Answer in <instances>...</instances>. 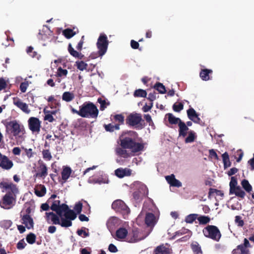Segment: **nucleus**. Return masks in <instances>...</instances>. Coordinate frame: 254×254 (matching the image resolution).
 <instances>
[{
	"mask_svg": "<svg viewBox=\"0 0 254 254\" xmlns=\"http://www.w3.org/2000/svg\"><path fill=\"white\" fill-rule=\"evenodd\" d=\"M51 209L56 212H46L47 219H51L53 223L60 225L62 227H69L72 226V221L76 218V214L73 210L70 209L65 203H61L60 200H54L51 207Z\"/></svg>",
	"mask_w": 254,
	"mask_h": 254,
	"instance_id": "1",
	"label": "nucleus"
},
{
	"mask_svg": "<svg viewBox=\"0 0 254 254\" xmlns=\"http://www.w3.org/2000/svg\"><path fill=\"white\" fill-rule=\"evenodd\" d=\"M138 135L136 131L132 130L122 134L119 138L120 146L115 149L116 154L120 157L127 158L143 150L144 143L136 141Z\"/></svg>",
	"mask_w": 254,
	"mask_h": 254,
	"instance_id": "2",
	"label": "nucleus"
},
{
	"mask_svg": "<svg viewBox=\"0 0 254 254\" xmlns=\"http://www.w3.org/2000/svg\"><path fill=\"white\" fill-rule=\"evenodd\" d=\"M0 188L5 190V194L0 201V206L5 209L11 208L16 200V195L19 190L15 184L11 182L2 181L0 182Z\"/></svg>",
	"mask_w": 254,
	"mask_h": 254,
	"instance_id": "3",
	"label": "nucleus"
},
{
	"mask_svg": "<svg viewBox=\"0 0 254 254\" xmlns=\"http://www.w3.org/2000/svg\"><path fill=\"white\" fill-rule=\"evenodd\" d=\"M71 111L73 114H76L82 118L96 119L99 114L97 107L93 103L85 102L79 106L78 111L71 108Z\"/></svg>",
	"mask_w": 254,
	"mask_h": 254,
	"instance_id": "4",
	"label": "nucleus"
},
{
	"mask_svg": "<svg viewBox=\"0 0 254 254\" xmlns=\"http://www.w3.org/2000/svg\"><path fill=\"white\" fill-rule=\"evenodd\" d=\"M4 126L6 132L10 136L20 138L25 133L24 126L16 120L7 122Z\"/></svg>",
	"mask_w": 254,
	"mask_h": 254,
	"instance_id": "5",
	"label": "nucleus"
},
{
	"mask_svg": "<svg viewBox=\"0 0 254 254\" xmlns=\"http://www.w3.org/2000/svg\"><path fill=\"white\" fill-rule=\"evenodd\" d=\"M202 233L205 237L216 242H218L221 237L219 229L214 225H207L202 230Z\"/></svg>",
	"mask_w": 254,
	"mask_h": 254,
	"instance_id": "6",
	"label": "nucleus"
},
{
	"mask_svg": "<svg viewBox=\"0 0 254 254\" xmlns=\"http://www.w3.org/2000/svg\"><path fill=\"white\" fill-rule=\"evenodd\" d=\"M109 41L107 35L104 33H101L98 38L96 46L98 48V54L99 57H102L107 51Z\"/></svg>",
	"mask_w": 254,
	"mask_h": 254,
	"instance_id": "7",
	"label": "nucleus"
},
{
	"mask_svg": "<svg viewBox=\"0 0 254 254\" xmlns=\"http://www.w3.org/2000/svg\"><path fill=\"white\" fill-rule=\"evenodd\" d=\"M144 121L140 114L132 113L129 115L126 119V123L129 126L135 127L138 129H142L144 126L142 123Z\"/></svg>",
	"mask_w": 254,
	"mask_h": 254,
	"instance_id": "8",
	"label": "nucleus"
},
{
	"mask_svg": "<svg viewBox=\"0 0 254 254\" xmlns=\"http://www.w3.org/2000/svg\"><path fill=\"white\" fill-rule=\"evenodd\" d=\"M249 240L245 238L244 243L238 245L236 249L232 251V254H250L248 248H251L252 246L249 242Z\"/></svg>",
	"mask_w": 254,
	"mask_h": 254,
	"instance_id": "9",
	"label": "nucleus"
},
{
	"mask_svg": "<svg viewBox=\"0 0 254 254\" xmlns=\"http://www.w3.org/2000/svg\"><path fill=\"white\" fill-rule=\"evenodd\" d=\"M112 208L116 212L121 213L127 214L129 212V208L123 201L120 199L114 201L112 204Z\"/></svg>",
	"mask_w": 254,
	"mask_h": 254,
	"instance_id": "10",
	"label": "nucleus"
},
{
	"mask_svg": "<svg viewBox=\"0 0 254 254\" xmlns=\"http://www.w3.org/2000/svg\"><path fill=\"white\" fill-rule=\"evenodd\" d=\"M41 124V122L36 117H30L28 120L29 128L33 133H39Z\"/></svg>",
	"mask_w": 254,
	"mask_h": 254,
	"instance_id": "11",
	"label": "nucleus"
},
{
	"mask_svg": "<svg viewBox=\"0 0 254 254\" xmlns=\"http://www.w3.org/2000/svg\"><path fill=\"white\" fill-rule=\"evenodd\" d=\"M143 239V237L140 236L139 229L137 228H133L131 232L128 235L127 241L131 243H136Z\"/></svg>",
	"mask_w": 254,
	"mask_h": 254,
	"instance_id": "12",
	"label": "nucleus"
},
{
	"mask_svg": "<svg viewBox=\"0 0 254 254\" xmlns=\"http://www.w3.org/2000/svg\"><path fill=\"white\" fill-rule=\"evenodd\" d=\"M13 166V162L6 156L2 155L0 152V167L2 169L8 170Z\"/></svg>",
	"mask_w": 254,
	"mask_h": 254,
	"instance_id": "13",
	"label": "nucleus"
},
{
	"mask_svg": "<svg viewBox=\"0 0 254 254\" xmlns=\"http://www.w3.org/2000/svg\"><path fill=\"white\" fill-rule=\"evenodd\" d=\"M13 103L23 112L26 114H29L30 112V110L28 109V105L23 102L19 98L14 97L13 98Z\"/></svg>",
	"mask_w": 254,
	"mask_h": 254,
	"instance_id": "14",
	"label": "nucleus"
},
{
	"mask_svg": "<svg viewBox=\"0 0 254 254\" xmlns=\"http://www.w3.org/2000/svg\"><path fill=\"white\" fill-rule=\"evenodd\" d=\"M39 166L38 168V172L36 174V177L38 178H45L48 175V168L44 163L43 162H39Z\"/></svg>",
	"mask_w": 254,
	"mask_h": 254,
	"instance_id": "15",
	"label": "nucleus"
},
{
	"mask_svg": "<svg viewBox=\"0 0 254 254\" xmlns=\"http://www.w3.org/2000/svg\"><path fill=\"white\" fill-rule=\"evenodd\" d=\"M131 174V170L126 168H120L115 170V175L120 178H122L125 176H129Z\"/></svg>",
	"mask_w": 254,
	"mask_h": 254,
	"instance_id": "16",
	"label": "nucleus"
},
{
	"mask_svg": "<svg viewBox=\"0 0 254 254\" xmlns=\"http://www.w3.org/2000/svg\"><path fill=\"white\" fill-rule=\"evenodd\" d=\"M62 33L66 39H69L78 33L79 30L76 27H73V29L67 28L64 30Z\"/></svg>",
	"mask_w": 254,
	"mask_h": 254,
	"instance_id": "17",
	"label": "nucleus"
},
{
	"mask_svg": "<svg viewBox=\"0 0 254 254\" xmlns=\"http://www.w3.org/2000/svg\"><path fill=\"white\" fill-rule=\"evenodd\" d=\"M22 223L28 229H33L34 222L32 218L28 214L24 215L22 217Z\"/></svg>",
	"mask_w": 254,
	"mask_h": 254,
	"instance_id": "18",
	"label": "nucleus"
},
{
	"mask_svg": "<svg viewBox=\"0 0 254 254\" xmlns=\"http://www.w3.org/2000/svg\"><path fill=\"white\" fill-rule=\"evenodd\" d=\"M145 223L148 227H153L156 223V218L152 213H147L145 218Z\"/></svg>",
	"mask_w": 254,
	"mask_h": 254,
	"instance_id": "19",
	"label": "nucleus"
},
{
	"mask_svg": "<svg viewBox=\"0 0 254 254\" xmlns=\"http://www.w3.org/2000/svg\"><path fill=\"white\" fill-rule=\"evenodd\" d=\"M187 115L189 119L195 123H198L200 121L198 115L195 111L192 108L187 110Z\"/></svg>",
	"mask_w": 254,
	"mask_h": 254,
	"instance_id": "20",
	"label": "nucleus"
},
{
	"mask_svg": "<svg viewBox=\"0 0 254 254\" xmlns=\"http://www.w3.org/2000/svg\"><path fill=\"white\" fill-rule=\"evenodd\" d=\"M155 254H170V250L164 245L157 246L154 251Z\"/></svg>",
	"mask_w": 254,
	"mask_h": 254,
	"instance_id": "21",
	"label": "nucleus"
},
{
	"mask_svg": "<svg viewBox=\"0 0 254 254\" xmlns=\"http://www.w3.org/2000/svg\"><path fill=\"white\" fill-rule=\"evenodd\" d=\"M179 136L185 137L187 134V131L189 129L186 124L182 121H180L179 125Z\"/></svg>",
	"mask_w": 254,
	"mask_h": 254,
	"instance_id": "22",
	"label": "nucleus"
},
{
	"mask_svg": "<svg viewBox=\"0 0 254 254\" xmlns=\"http://www.w3.org/2000/svg\"><path fill=\"white\" fill-rule=\"evenodd\" d=\"M68 51L69 54L74 58H77L81 60L84 57V55L83 54L74 49L70 43H69L68 46Z\"/></svg>",
	"mask_w": 254,
	"mask_h": 254,
	"instance_id": "23",
	"label": "nucleus"
},
{
	"mask_svg": "<svg viewBox=\"0 0 254 254\" xmlns=\"http://www.w3.org/2000/svg\"><path fill=\"white\" fill-rule=\"evenodd\" d=\"M72 170L69 167L64 166L61 172L62 178L65 182L70 177Z\"/></svg>",
	"mask_w": 254,
	"mask_h": 254,
	"instance_id": "24",
	"label": "nucleus"
},
{
	"mask_svg": "<svg viewBox=\"0 0 254 254\" xmlns=\"http://www.w3.org/2000/svg\"><path fill=\"white\" fill-rule=\"evenodd\" d=\"M229 194H235L237 196L241 198H244L246 195L245 192L242 189L240 186H238L233 190V191H229Z\"/></svg>",
	"mask_w": 254,
	"mask_h": 254,
	"instance_id": "25",
	"label": "nucleus"
},
{
	"mask_svg": "<svg viewBox=\"0 0 254 254\" xmlns=\"http://www.w3.org/2000/svg\"><path fill=\"white\" fill-rule=\"evenodd\" d=\"M212 73V70L211 69H203L201 70L199 76L202 80L207 81L210 79L209 74Z\"/></svg>",
	"mask_w": 254,
	"mask_h": 254,
	"instance_id": "26",
	"label": "nucleus"
},
{
	"mask_svg": "<svg viewBox=\"0 0 254 254\" xmlns=\"http://www.w3.org/2000/svg\"><path fill=\"white\" fill-rule=\"evenodd\" d=\"M190 248L193 254H203L201 248L197 242H193L190 244Z\"/></svg>",
	"mask_w": 254,
	"mask_h": 254,
	"instance_id": "27",
	"label": "nucleus"
},
{
	"mask_svg": "<svg viewBox=\"0 0 254 254\" xmlns=\"http://www.w3.org/2000/svg\"><path fill=\"white\" fill-rule=\"evenodd\" d=\"M35 194L38 197H42L46 193V188L44 185H40L39 187L34 189Z\"/></svg>",
	"mask_w": 254,
	"mask_h": 254,
	"instance_id": "28",
	"label": "nucleus"
},
{
	"mask_svg": "<svg viewBox=\"0 0 254 254\" xmlns=\"http://www.w3.org/2000/svg\"><path fill=\"white\" fill-rule=\"evenodd\" d=\"M128 234L127 230L125 228H120L116 231V235L117 239H125Z\"/></svg>",
	"mask_w": 254,
	"mask_h": 254,
	"instance_id": "29",
	"label": "nucleus"
},
{
	"mask_svg": "<svg viewBox=\"0 0 254 254\" xmlns=\"http://www.w3.org/2000/svg\"><path fill=\"white\" fill-rule=\"evenodd\" d=\"M145 190H146V192L141 193L139 190L135 191L133 192L132 195L133 198L136 200H140L142 199V196H147L148 193V191L146 187L145 186L143 187Z\"/></svg>",
	"mask_w": 254,
	"mask_h": 254,
	"instance_id": "30",
	"label": "nucleus"
},
{
	"mask_svg": "<svg viewBox=\"0 0 254 254\" xmlns=\"http://www.w3.org/2000/svg\"><path fill=\"white\" fill-rule=\"evenodd\" d=\"M74 94L73 93L66 91L63 93L62 99L66 102H69L74 99Z\"/></svg>",
	"mask_w": 254,
	"mask_h": 254,
	"instance_id": "31",
	"label": "nucleus"
},
{
	"mask_svg": "<svg viewBox=\"0 0 254 254\" xmlns=\"http://www.w3.org/2000/svg\"><path fill=\"white\" fill-rule=\"evenodd\" d=\"M168 117V121L171 125H179L180 121H182L180 118L175 117L172 114L168 113L166 115Z\"/></svg>",
	"mask_w": 254,
	"mask_h": 254,
	"instance_id": "32",
	"label": "nucleus"
},
{
	"mask_svg": "<svg viewBox=\"0 0 254 254\" xmlns=\"http://www.w3.org/2000/svg\"><path fill=\"white\" fill-rule=\"evenodd\" d=\"M223 162L224 164V168L225 169L230 167L231 165V163L229 160V154L227 152H225L222 155Z\"/></svg>",
	"mask_w": 254,
	"mask_h": 254,
	"instance_id": "33",
	"label": "nucleus"
},
{
	"mask_svg": "<svg viewBox=\"0 0 254 254\" xmlns=\"http://www.w3.org/2000/svg\"><path fill=\"white\" fill-rule=\"evenodd\" d=\"M104 127L107 131L113 132L115 130H119L120 129V124H116L115 125L112 124H105Z\"/></svg>",
	"mask_w": 254,
	"mask_h": 254,
	"instance_id": "34",
	"label": "nucleus"
},
{
	"mask_svg": "<svg viewBox=\"0 0 254 254\" xmlns=\"http://www.w3.org/2000/svg\"><path fill=\"white\" fill-rule=\"evenodd\" d=\"M197 220L200 225H206L210 221V218L208 216L198 215Z\"/></svg>",
	"mask_w": 254,
	"mask_h": 254,
	"instance_id": "35",
	"label": "nucleus"
},
{
	"mask_svg": "<svg viewBox=\"0 0 254 254\" xmlns=\"http://www.w3.org/2000/svg\"><path fill=\"white\" fill-rule=\"evenodd\" d=\"M241 185L243 188L248 192L252 191V187L247 180L244 179L241 182Z\"/></svg>",
	"mask_w": 254,
	"mask_h": 254,
	"instance_id": "36",
	"label": "nucleus"
},
{
	"mask_svg": "<svg viewBox=\"0 0 254 254\" xmlns=\"http://www.w3.org/2000/svg\"><path fill=\"white\" fill-rule=\"evenodd\" d=\"M44 112L46 114L45 116L44 117V120L46 121H48L50 123H52L55 121L54 117L52 116V114H54L55 113V111H46L45 109L44 110Z\"/></svg>",
	"mask_w": 254,
	"mask_h": 254,
	"instance_id": "37",
	"label": "nucleus"
},
{
	"mask_svg": "<svg viewBox=\"0 0 254 254\" xmlns=\"http://www.w3.org/2000/svg\"><path fill=\"white\" fill-rule=\"evenodd\" d=\"M198 214H190L187 215L185 218V222L187 223H192L196 219H197Z\"/></svg>",
	"mask_w": 254,
	"mask_h": 254,
	"instance_id": "38",
	"label": "nucleus"
},
{
	"mask_svg": "<svg viewBox=\"0 0 254 254\" xmlns=\"http://www.w3.org/2000/svg\"><path fill=\"white\" fill-rule=\"evenodd\" d=\"M214 193H215L217 196H220L221 197L224 196V193L222 190L215 189L210 188L208 192V197L213 196Z\"/></svg>",
	"mask_w": 254,
	"mask_h": 254,
	"instance_id": "39",
	"label": "nucleus"
},
{
	"mask_svg": "<svg viewBox=\"0 0 254 254\" xmlns=\"http://www.w3.org/2000/svg\"><path fill=\"white\" fill-rule=\"evenodd\" d=\"M154 88L157 90L161 94H164L166 92L165 86L160 82H157L154 85Z\"/></svg>",
	"mask_w": 254,
	"mask_h": 254,
	"instance_id": "40",
	"label": "nucleus"
},
{
	"mask_svg": "<svg viewBox=\"0 0 254 254\" xmlns=\"http://www.w3.org/2000/svg\"><path fill=\"white\" fill-rule=\"evenodd\" d=\"M26 52L32 58L39 59L40 55L38 54L37 52L33 51V48L32 46L28 47L27 49Z\"/></svg>",
	"mask_w": 254,
	"mask_h": 254,
	"instance_id": "41",
	"label": "nucleus"
},
{
	"mask_svg": "<svg viewBox=\"0 0 254 254\" xmlns=\"http://www.w3.org/2000/svg\"><path fill=\"white\" fill-rule=\"evenodd\" d=\"M146 91L141 89L135 90L133 93V96L135 97H146Z\"/></svg>",
	"mask_w": 254,
	"mask_h": 254,
	"instance_id": "42",
	"label": "nucleus"
},
{
	"mask_svg": "<svg viewBox=\"0 0 254 254\" xmlns=\"http://www.w3.org/2000/svg\"><path fill=\"white\" fill-rule=\"evenodd\" d=\"M230 186V190L229 191H233L234 189H235L236 187H238V182H237V179L236 177H231V181L229 183Z\"/></svg>",
	"mask_w": 254,
	"mask_h": 254,
	"instance_id": "43",
	"label": "nucleus"
},
{
	"mask_svg": "<svg viewBox=\"0 0 254 254\" xmlns=\"http://www.w3.org/2000/svg\"><path fill=\"white\" fill-rule=\"evenodd\" d=\"M195 138V133L191 130L189 132V135L185 139V142L187 143L192 142L194 141Z\"/></svg>",
	"mask_w": 254,
	"mask_h": 254,
	"instance_id": "44",
	"label": "nucleus"
},
{
	"mask_svg": "<svg viewBox=\"0 0 254 254\" xmlns=\"http://www.w3.org/2000/svg\"><path fill=\"white\" fill-rule=\"evenodd\" d=\"M36 236L32 233H30L26 236V240L29 244H33L36 241Z\"/></svg>",
	"mask_w": 254,
	"mask_h": 254,
	"instance_id": "45",
	"label": "nucleus"
},
{
	"mask_svg": "<svg viewBox=\"0 0 254 254\" xmlns=\"http://www.w3.org/2000/svg\"><path fill=\"white\" fill-rule=\"evenodd\" d=\"M12 224V222L10 220H4L0 222V226L5 229H9Z\"/></svg>",
	"mask_w": 254,
	"mask_h": 254,
	"instance_id": "46",
	"label": "nucleus"
},
{
	"mask_svg": "<svg viewBox=\"0 0 254 254\" xmlns=\"http://www.w3.org/2000/svg\"><path fill=\"white\" fill-rule=\"evenodd\" d=\"M43 158L47 161H50L52 158V156L49 150L45 149L42 151Z\"/></svg>",
	"mask_w": 254,
	"mask_h": 254,
	"instance_id": "47",
	"label": "nucleus"
},
{
	"mask_svg": "<svg viewBox=\"0 0 254 254\" xmlns=\"http://www.w3.org/2000/svg\"><path fill=\"white\" fill-rule=\"evenodd\" d=\"M187 233H191L190 231L188 229L183 228L181 230L176 231L175 233V235L174 236V237H175L176 236H180L184 234H187Z\"/></svg>",
	"mask_w": 254,
	"mask_h": 254,
	"instance_id": "48",
	"label": "nucleus"
},
{
	"mask_svg": "<svg viewBox=\"0 0 254 254\" xmlns=\"http://www.w3.org/2000/svg\"><path fill=\"white\" fill-rule=\"evenodd\" d=\"M82 203L79 201L77 203H75L74 206V212L76 214H80L82 211Z\"/></svg>",
	"mask_w": 254,
	"mask_h": 254,
	"instance_id": "49",
	"label": "nucleus"
},
{
	"mask_svg": "<svg viewBox=\"0 0 254 254\" xmlns=\"http://www.w3.org/2000/svg\"><path fill=\"white\" fill-rule=\"evenodd\" d=\"M77 64V67L80 70L83 71L86 69L87 67V64L83 61L76 62Z\"/></svg>",
	"mask_w": 254,
	"mask_h": 254,
	"instance_id": "50",
	"label": "nucleus"
},
{
	"mask_svg": "<svg viewBox=\"0 0 254 254\" xmlns=\"http://www.w3.org/2000/svg\"><path fill=\"white\" fill-rule=\"evenodd\" d=\"M183 108L184 105L182 103H179L178 104L175 103L173 106V110L176 112H180L183 109Z\"/></svg>",
	"mask_w": 254,
	"mask_h": 254,
	"instance_id": "51",
	"label": "nucleus"
},
{
	"mask_svg": "<svg viewBox=\"0 0 254 254\" xmlns=\"http://www.w3.org/2000/svg\"><path fill=\"white\" fill-rule=\"evenodd\" d=\"M67 70L63 69L61 67L58 68L57 76L59 77L66 76L67 74Z\"/></svg>",
	"mask_w": 254,
	"mask_h": 254,
	"instance_id": "52",
	"label": "nucleus"
},
{
	"mask_svg": "<svg viewBox=\"0 0 254 254\" xmlns=\"http://www.w3.org/2000/svg\"><path fill=\"white\" fill-rule=\"evenodd\" d=\"M114 119L116 122H118L119 124L121 125L124 124V117L121 114L116 115L114 116Z\"/></svg>",
	"mask_w": 254,
	"mask_h": 254,
	"instance_id": "53",
	"label": "nucleus"
},
{
	"mask_svg": "<svg viewBox=\"0 0 254 254\" xmlns=\"http://www.w3.org/2000/svg\"><path fill=\"white\" fill-rule=\"evenodd\" d=\"M236 223L237 224V225L239 227H243L244 225V222L242 219L241 216L237 215L235 217V219Z\"/></svg>",
	"mask_w": 254,
	"mask_h": 254,
	"instance_id": "54",
	"label": "nucleus"
},
{
	"mask_svg": "<svg viewBox=\"0 0 254 254\" xmlns=\"http://www.w3.org/2000/svg\"><path fill=\"white\" fill-rule=\"evenodd\" d=\"M23 149L24 150L25 155L29 159L32 157L33 156L34 154H35L34 152L33 151L32 149H31V148L27 149V148H23Z\"/></svg>",
	"mask_w": 254,
	"mask_h": 254,
	"instance_id": "55",
	"label": "nucleus"
},
{
	"mask_svg": "<svg viewBox=\"0 0 254 254\" xmlns=\"http://www.w3.org/2000/svg\"><path fill=\"white\" fill-rule=\"evenodd\" d=\"M28 86V83L27 81L21 83L20 84V87H19L21 92L22 93L25 92Z\"/></svg>",
	"mask_w": 254,
	"mask_h": 254,
	"instance_id": "56",
	"label": "nucleus"
},
{
	"mask_svg": "<svg viewBox=\"0 0 254 254\" xmlns=\"http://www.w3.org/2000/svg\"><path fill=\"white\" fill-rule=\"evenodd\" d=\"M83 229H86V228L85 227H83L81 229H78L77 230V234L78 235L80 236H81L83 234V237H88L89 236V234L87 232H86V231H85Z\"/></svg>",
	"mask_w": 254,
	"mask_h": 254,
	"instance_id": "57",
	"label": "nucleus"
},
{
	"mask_svg": "<svg viewBox=\"0 0 254 254\" xmlns=\"http://www.w3.org/2000/svg\"><path fill=\"white\" fill-rule=\"evenodd\" d=\"M209 157L211 158H214L217 160L219 159V157L216 152L213 149H210L209 150Z\"/></svg>",
	"mask_w": 254,
	"mask_h": 254,
	"instance_id": "58",
	"label": "nucleus"
},
{
	"mask_svg": "<svg viewBox=\"0 0 254 254\" xmlns=\"http://www.w3.org/2000/svg\"><path fill=\"white\" fill-rule=\"evenodd\" d=\"M98 102L100 104V110L103 111L106 108V102L102 98H99L98 99Z\"/></svg>",
	"mask_w": 254,
	"mask_h": 254,
	"instance_id": "59",
	"label": "nucleus"
},
{
	"mask_svg": "<svg viewBox=\"0 0 254 254\" xmlns=\"http://www.w3.org/2000/svg\"><path fill=\"white\" fill-rule=\"evenodd\" d=\"M153 106V103L150 102L149 104H145V105L142 107V111L144 112H147L151 110Z\"/></svg>",
	"mask_w": 254,
	"mask_h": 254,
	"instance_id": "60",
	"label": "nucleus"
},
{
	"mask_svg": "<svg viewBox=\"0 0 254 254\" xmlns=\"http://www.w3.org/2000/svg\"><path fill=\"white\" fill-rule=\"evenodd\" d=\"M84 36H82L81 40L78 42L77 45L76 47V48L78 51H81V50L82 49V46L84 43Z\"/></svg>",
	"mask_w": 254,
	"mask_h": 254,
	"instance_id": "61",
	"label": "nucleus"
},
{
	"mask_svg": "<svg viewBox=\"0 0 254 254\" xmlns=\"http://www.w3.org/2000/svg\"><path fill=\"white\" fill-rule=\"evenodd\" d=\"M26 246V244L24 241V240H21L18 242L17 244V248L18 250H22L24 249Z\"/></svg>",
	"mask_w": 254,
	"mask_h": 254,
	"instance_id": "62",
	"label": "nucleus"
},
{
	"mask_svg": "<svg viewBox=\"0 0 254 254\" xmlns=\"http://www.w3.org/2000/svg\"><path fill=\"white\" fill-rule=\"evenodd\" d=\"M6 86L5 80L3 78H0V91L5 89Z\"/></svg>",
	"mask_w": 254,
	"mask_h": 254,
	"instance_id": "63",
	"label": "nucleus"
},
{
	"mask_svg": "<svg viewBox=\"0 0 254 254\" xmlns=\"http://www.w3.org/2000/svg\"><path fill=\"white\" fill-rule=\"evenodd\" d=\"M170 186L172 187L179 188L182 186V183L180 181L175 178L173 182L172 183V184H171Z\"/></svg>",
	"mask_w": 254,
	"mask_h": 254,
	"instance_id": "64",
	"label": "nucleus"
}]
</instances>
